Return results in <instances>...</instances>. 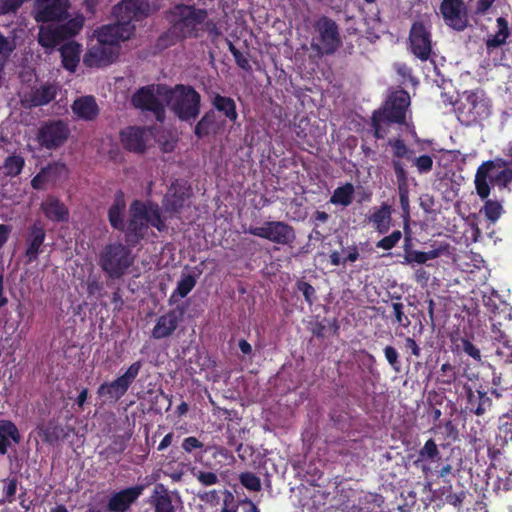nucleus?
I'll return each mask as SVG.
<instances>
[{
	"label": "nucleus",
	"mask_w": 512,
	"mask_h": 512,
	"mask_svg": "<svg viewBox=\"0 0 512 512\" xmlns=\"http://www.w3.org/2000/svg\"><path fill=\"white\" fill-rule=\"evenodd\" d=\"M497 32L489 35L486 39V45L488 48H497L503 45L509 37V28L506 19L499 17L496 20Z\"/></svg>",
	"instance_id": "nucleus-31"
},
{
	"label": "nucleus",
	"mask_w": 512,
	"mask_h": 512,
	"mask_svg": "<svg viewBox=\"0 0 512 512\" xmlns=\"http://www.w3.org/2000/svg\"><path fill=\"white\" fill-rule=\"evenodd\" d=\"M196 281L193 276L186 275L179 281L175 293L180 297H185L195 286Z\"/></svg>",
	"instance_id": "nucleus-42"
},
{
	"label": "nucleus",
	"mask_w": 512,
	"mask_h": 512,
	"mask_svg": "<svg viewBox=\"0 0 512 512\" xmlns=\"http://www.w3.org/2000/svg\"><path fill=\"white\" fill-rule=\"evenodd\" d=\"M463 350L466 354L471 356L476 360H480L481 354L478 348H476L471 342L465 340L463 341Z\"/></svg>",
	"instance_id": "nucleus-54"
},
{
	"label": "nucleus",
	"mask_w": 512,
	"mask_h": 512,
	"mask_svg": "<svg viewBox=\"0 0 512 512\" xmlns=\"http://www.w3.org/2000/svg\"><path fill=\"white\" fill-rule=\"evenodd\" d=\"M384 354L389 364L396 370H398V368L396 367V365L398 364V353L396 349L393 348L392 346H387L384 349Z\"/></svg>",
	"instance_id": "nucleus-53"
},
{
	"label": "nucleus",
	"mask_w": 512,
	"mask_h": 512,
	"mask_svg": "<svg viewBox=\"0 0 512 512\" xmlns=\"http://www.w3.org/2000/svg\"><path fill=\"white\" fill-rule=\"evenodd\" d=\"M130 222L128 226V237H143L149 225L156 227L159 231L164 229V220L160 215L157 205L134 201L130 208Z\"/></svg>",
	"instance_id": "nucleus-3"
},
{
	"label": "nucleus",
	"mask_w": 512,
	"mask_h": 512,
	"mask_svg": "<svg viewBox=\"0 0 512 512\" xmlns=\"http://www.w3.org/2000/svg\"><path fill=\"white\" fill-rule=\"evenodd\" d=\"M440 12L449 27L458 31L466 28L468 20L462 0H442Z\"/></svg>",
	"instance_id": "nucleus-16"
},
{
	"label": "nucleus",
	"mask_w": 512,
	"mask_h": 512,
	"mask_svg": "<svg viewBox=\"0 0 512 512\" xmlns=\"http://www.w3.org/2000/svg\"><path fill=\"white\" fill-rule=\"evenodd\" d=\"M494 168V163L487 161L482 163L476 171L474 183L476 192L481 199H486L490 195V184L496 180L493 173Z\"/></svg>",
	"instance_id": "nucleus-21"
},
{
	"label": "nucleus",
	"mask_w": 512,
	"mask_h": 512,
	"mask_svg": "<svg viewBox=\"0 0 512 512\" xmlns=\"http://www.w3.org/2000/svg\"><path fill=\"white\" fill-rule=\"evenodd\" d=\"M153 11L154 8L151 7L148 0H122V2L113 9V14L118 22L112 26H130L134 32L135 26L132 22L140 21L148 17Z\"/></svg>",
	"instance_id": "nucleus-9"
},
{
	"label": "nucleus",
	"mask_w": 512,
	"mask_h": 512,
	"mask_svg": "<svg viewBox=\"0 0 512 512\" xmlns=\"http://www.w3.org/2000/svg\"><path fill=\"white\" fill-rule=\"evenodd\" d=\"M410 44L412 53L420 60L425 61L431 53V38L428 28L422 22L414 23L410 31Z\"/></svg>",
	"instance_id": "nucleus-17"
},
{
	"label": "nucleus",
	"mask_w": 512,
	"mask_h": 512,
	"mask_svg": "<svg viewBox=\"0 0 512 512\" xmlns=\"http://www.w3.org/2000/svg\"><path fill=\"white\" fill-rule=\"evenodd\" d=\"M17 491V481L9 479L5 481L2 502H12Z\"/></svg>",
	"instance_id": "nucleus-46"
},
{
	"label": "nucleus",
	"mask_w": 512,
	"mask_h": 512,
	"mask_svg": "<svg viewBox=\"0 0 512 512\" xmlns=\"http://www.w3.org/2000/svg\"><path fill=\"white\" fill-rule=\"evenodd\" d=\"M207 13L190 5H176L169 13L172 33L178 38L195 37Z\"/></svg>",
	"instance_id": "nucleus-2"
},
{
	"label": "nucleus",
	"mask_w": 512,
	"mask_h": 512,
	"mask_svg": "<svg viewBox=\"0 0 512 512\" xmlns=\"http://www.w3.org/2000/svg\"><path fill=\"white\" fill-rule=\"evenodd\" d=\"M169 88L163 85H150L139 89L132 98L135 107L155 113L156 119L163 120L164 106L167 105Z\"/></svg>",
	"instance_id": "nucleus-8"
},
{
	"label": "nucleus",
	"mask_w": 512,
	"mask_h": 512,
	"mask_svg": "<svg viewBox=\"0 0 512 512\" xmlns=\"http://www.w3.org/2000/svg\"><path fill=\"white\" fill-rule=\"evenodd\" d=\"M499 430L507 440L512 441V413H506L500 417Z\"/></svg>",
	"instance_id": "nucleus-43"
},
{
	"label": "nucleus",
	"mask_w": 512,
	"mask_h": 512,
	"mask_svg": "<svg viewBox=\"0 0 512 512\" xmlns=\"http://www.w3.org/2000/svg\"><path fill=\"white\" fill-rule=\"evenodd\" d=\"M24 164L25 161L23 157L19 155H11L5 159L3 166L1 167V170L4 175L14 177L20 174L24 167Z\"/></svg>",
	"instance_id": "nucleus-37"
},
{
	"label": "nucleus",
	"mask_w": 512,
	"mask_h": 512,
	"mask_svg": "<svg viewBox=\"0 0 512 512\" xmlns=\"http://www.w3.org/2000/svg\"><path fill=\"white\" fill-rule=\"evenodd\" d=\"M190 191L185 183L172 184L164 199L165 212H178L189 197Z\"/></svg>",
	"instance_id": "nucleus-23"
},
{
	"label": "nucleus",
	"mask_w": 512,
	"mask_h": 512,
	"mask_svg": "<svg viewBox=\"0 0 512 512\" xmlns=\"http://www.w3.org/2000/svg\"><path fill=\"white\" fill-rule=\"evenodd\" d=\"M126 203L122 193L116 194L114 202L109 209V221L114 228L122 229V214L125 210Z\"/></svg>",
	"instance_id": "nucleus-33"
},
{
	"label": "nucleus",
	"mask_w": 512,
	"mask_h": 512,
	"mask_svg": "<svg viewBox=\"0 0 512 512\" xmlns=\"http://www.w3.org/2000/svg\"><path fill=\"white\" fill-rule=\"evenodd\" d=\"M140 369L141 362L138 361L131 364L125 373L119 376L117 379L112 382L103 383L100 385L98 388L99 396L108 400L117 401L127 392L128 388L139 374Z\"/></svg>",
	"instance_id": "nucleus-12"
},
{
	"label": "nucleus",
	"mask_w": 512,
	"mask_h": 512,
	"mask_svg": "<svg viewBox=\"0 0 512 512\" xmlns=\"http://www.w3.org/2000/svg\"><path fill=\"white\" fill-rule=\"evenodd\" d=\"M213 105L218 111L223 112L231 121L237 119L235 102L231 98L216 95L213 99Z\"/></svg>",
	"instance_id": "nucleus-36"
},
{
	"label": "nucleus",
	"mask_w": 512,
	"mask_h": 512,
	"mask_svg": "<svg viewBox=\"0 0 512 512\" xmlns=\"http://www.w3.org/2000/svg\"><path fill=\"white\" fill-rule=\"evenodd\" d=\"M393 166L398 181L404 183L406 181V172L403 165L399 161H394Z\"/></svg>",
	"instance_id": "nucleus-58"
},
{
	"label": "nucleus",
	"mask_w": 512,
	"mask_h": 512,
	"mask_svg": "<svg viewBox=\"0 0 512 512\" xmlns=\"http://www.w3.org/2000/svg\"><path fill=\"white\" fill-rule=\"evenodd\" d=\"M400 204L406 216L409 215V198L406 191L400 190Z\"/></svg>",
	"instance_id": "nucleus-59"
},
{
	"label": "nucleus",
	"mask_w": 512,
	"mask_h": 512,
	"mask_svg": "<svg viewBox=\"0 0 512 512\" xmlns=\"http://www.w3.org/2000/svg\"><path fill=\"white\" fill-rule=\"evenodd\" d=\"M25 0H0V15L15 12Z\"/></svg>",
	"instance_id": "nucleus-48"
},
{
	"label": "nucleus",
	"mask_w": 512,
	"mask_h": 512,
	"mask_svg": "<svg viewBox=\"0 0 512 512\" xmlns=\"http://www.w3.org/2000/svg\"><path fill=\"white\" fill-rule=\"evenodd\" d=\"M10 232L9 226L0 224V248L6 243Z\"/></svg>",
	"instance_id": "nucleus-61"
},
{
	"label": "nucleus",
	"mask_w": 512,
	"mask_h": 512,
	"mask_svg": "<svg viewBox=\"0 0 512 512\" xmlns=\"http://www.w3.org/2000/svg\"><path fill=\"white\" fill-rule=\"evenodd\" d=\"M203 444L195 437L184 439L182 447L185 451L191 452L193 449L202 448Z\"/></svg>",
	"instance_id": "nucleus-55"
},
{
	"label": "nucleus",
	"mask_w": 512,
	"mask_h": 512,
	"mask_svg": "<svg viewBox=\"0 0 512 512\" xmlns=\"http://www.w3.org/2000/svg\"><path fill=\"white\" fill-rule=\"evenodd\" d=\"M214 124V116L210 114L205 115L196 125L195 134L198 137L208 135L214 129Z\"/></svg>",
	"instance_id": "nucleus-39"
},
{
	"label": "nucleus",
	"mask_w": 512,
	"mask_h": 512,
	"mask_svg": "<svg viewBox=\"0 0 512 512\" xmlns=\"http://www.w3.org/2000/svg\"><path fill=\"white\" fill-rule=\"evenodd\" d=\"M395 69L404 78L411 79V70L405 64L397 63V64H395Z\"/></svg>",
	"instance_id": "nucleus-62"
},
{
	"label": "nucleus",
	"mask_w": 512,
	"mask_h": 512,
	"mask_svg": "<svg viewBox=\"0 0 512 512\" xmlns=\"http://www.w3.org/2000/svg\"><path fill=\"white\" fill-rule=\"evenodd\" d=\"M69 128L62 121H52L43 125L37 134L41 146L48 149L62 145L69 136Z\"/></svg>",
	"instance_id": "nucleus-15"
},
{
	"label": "nucleus",
	"mask_w": 512,
	"mask_h": 512,
	"mask_svg": "<svg viewBox=\"0 0 512 512\" xmlns=\"http://www.w3.org/2000/svg\"><path fill=\"white\" fill-rule=\"evenodd\" d=\"M60 53L64 68L70 72L75 71L80 60L81 45L74 41H68L60 48Z\"/></svg>",
	"instance_id": "nucleus-28"
},
{
	"label": "nucleus",
	"mask_w": 512,
	"mask_h": 512,
	"mask_svg": "<svg viewBox=\"0 0 512 512\" xmlns=\"http://www.w3.org/2000/svg\"><path fill=\"white\" fill-rule=\"evenodd\" d=\"M177 326V317L174 313L161 316L152 331V336L161 339L169 336Z\"/></svg>",
	"instance_id": "nucleus-30"
},
{
	"label": "nucleus",
	"mask_w": 512,
	"mask_h": 512,
	"mask_svg": "<svg viewBox=\"0 0 512 512\" xmlns=\"http://www.w3.org/2000/svg\"><path fill=\"white\" fill-rule=\"evenodd\" d=\"M478 397H479L480 403L474 412L476 415L480 416L485 413L486 406H488L490 404V399L484 393H481V392H478Z\"/></svg>",
	"instance_id": "nucleus-56"
},
{
	"label": "nucleus",
	"mask_w": 512,
	"mask_h": 512,
	"mask_svg": "<svg viewBox=\"0 0 512 512\" xmlns=\"http://www.w3.org/2000/svg\"><path fill=\"white\" fill-rule=\"evenodd\" d=\"M56 91L55 85H43L33 91L30 97L25 96L23 101L30 106L45 105L55 98Z\"/></svg>",
	"instance_id": "nucleus-29"
},
{
	"label": "nucleus",
	"mask_w": 512,
	"mask_h": 512,
	"mask_svg": "<svg viewBox=\"0 0 512 512\" xmlns=\"http://www.w3.org/2000/svg\"><path fill=\"white\" fill-rule=\"evenodd\" d=\"M44 238L45 233L43 228L35 224L30 233L29 244L26 251V254L30 260H33L37 257L40 251V247L43 244Z\"/></svg>",
	"instance_id": "nucleus-34"
},
{
	"label": "nucleus",
	"mask_w": 512,
	"mask_h": 512,
	"mask_svg": "<svg viewBox=\"0 0 512 512\" xmlns=\"http://www.w3.org/2000/svg\"><path fill=\"white\" fill-rule=\"evenodd\" d=\"M449 255V245L447 243H440L428 251L406 250L403 263L426 264L430 260Z\"/></svg>",
	"instance_id": "nucleus-20"
},
{
	"label": "nucleus",
	"mask_w": 512,
	"mask_h": 512,
	"mask_svg": "<svg viewBox=\"0 0 512 512\" xmlns=\"http://www.w3.org/2000/svg\"><path fill=\"white\" fill-rule=\"evenodd\" d=\"M297 288L303 293L305 300L309 304H312L315 299V289L309 283L304 281H299L297 283Z\"/></svg>",
	"instance_id": "nucleus-49"
},
{
	"label": "nucleus",
	"mask_w": 512,
	"mask_h": 512,
	"mask_svg": "<svg viewBox=\"0 0 512 512\" xmlns=\"http://www.w3.org/2000/svg\"><path fill=\"white\" fill-rule=\"evenodd\" d=\"M419 173H427L432 169L433 159L429 155H421L414 160Z\"/></svg>",
	"instance_id": "nucleus-47"
},
{
	"label": "nucleus",
	"mask_w": 512,
	"mask_h": 512,
	"mask_svg": "<svg viewBox=\"0 0 512 512\" xmlns=\"http://www.w3.org/2000/svg\"><path fill=\"white\" fill-rule=\"evenodd\" d=\"M230 51L233 54L235 61L239 67H241L244 70L250 68L249 61L247 60V58L231 44Z\"/></svg>",
	"instance_id": "nucleus-51"
},
{
	"label": "nucleus",
	"mask_w": 512,
	"mask_h": 512,
	"mask_svg": "<svg viewBox=\"0 0 512 512\" xmlns=\"http://www.w3.org/2000/svg\"><path fill=\"white\" fill-rule=\"evenodd\" d=\"M340 43L336 24L327 18H321L316 24L312 46L321 54H330Z\"/></svg>",
	"instance_id": "nucleus-10"
},
{
	"label": "nucleus",
	"mask_w": 512,
	"mask_h": 512,
	"mask_svg": "<svg viewBox=\"0 0 512 512\" xmlns=\"http://www.w3.org/2000/svg\"><path fill=\"white\" fill-rule=\"evenodd\" d=\"M439 456V451L435 442L430 439L428 440L423 448L420 450V459L421 460H431L434 461Z\"/></svg>",
	"instance_id": "nucleus-41"
},
{
	"label": "nucleus",
	"mask_w": 512,
	"mask_h": 512,
	"mask_svg": "<svg viewBox=\"0 0 512 512\" xmlns=\"http://www.w3.org/2000/svg\"><path fill=\"white\" fill-rule=\"evenodd\" d=\"M391 220V207L387 204L373 208L368 216L369 223L382 234L390 229Z\"/></svg>",
	"instance_id": "nucleus-26"
},
{
	"label": "nucleus",
	"mask_w": 512,
	"mask_h": 512,
	"mask_svg": "<svg viewBox=\"0 0 512 512\" xmlns=\"http://www.w3.org/2000/svg\"><path fill=\"white\" fill-rule=\"evenodd\" d=\"M494 2L495 0H477L476 12L479 14H485Z\"/></svg>",
	"instance_id": "nucleus-57"
},
{
	"label": "nucleus",
	"mask_w": 512,
	"mask_h": 512,
	"mask_svg": "<svg viewBox=\"0 0 512 512\" xmlns=\"http://www.w3.org/2000/svg\"><path fill=\"white\" fill-rule=\"evenodd\" d=\"M401 236L402 233L399 230L394 231L389 236H386L378 241L376 246L384 250H390L399 242Z\"/></svg>",
	"instance_id": "nucleus-44"
},
{
	"label": "nucleus",
	"mask_w": 512,
	"mask_h": 512,
	"mask_svg": "<svg viewBox=\"0 0 512 512\" xmlns=\"http://www.w3.org/2000/svg\"><path fill=\"white\" fill-rule=\"evenodd\" d=\"M457 114L462 123L471 124L488 117L490 114L489 102L482 92L466 91L458 101Z\"/></svg>",
	"instance_id": "nucleus-6"
},
{
	"label": "nucleus",
	"mask_w": 512,
	"mask_h": 512,
	"mask_svg": "<svg viewBox=\"0 0 512 512\" xmlns=\"http://www.w3.org/2000/svg\"><path fill=\"white\" fill-rule=\"evenodd\" d=\"M68 0H36L34 17L37 22H58L68 16Z\"/></svg>",
	"instance_id": "nucleus-14"
},
{
	"label": "nucleus",
	"mask_w": 512,
	"mask_h": 512,
	"mask_svg": "<svg viewBox=\"0 0 512 512\" xmlns=\"http://www.w3.org/2000/svg\"><path fill=\"white\" fill-rule=\"evenodd\" d=\"M132 263L130 251L120 243L107 245L100 255L102 269L113 278L122 276Z\"/></svg>",
	"instance_id": "nucleus-7"
},
{
	"label": "nucleus",
	"mask_w": 512,
	"mask_h": 512,
	"mask_svg": "<svg viewBox=\"0 0 512 512\" xmlns=\"http://www.w3.org/2000/svg\"><path fill=\"white\" fill-rule=\"evenodd\" d=\"M390 144L393 148V152L396 157L402 158L406 156L408 149L402 140L397 139L394 140L393 142H390Z\"/></svg>",
	"instance_id": "nucleus-52"
},
{
	"label": "nucleus",
	"mask_w": 512,
	"mask_h": 512,
	"mask_svg": "<svg viewBox=\"0 0 512 512\" xmlns=\"http://www.w3.org/2000/svg\"><path fill=\"white\" fill-rule=\"evenodd\" d=\"M152 138L150 129L128 127L121 131L120 139L122 145L129 151L144 152Z\"/></svg>",
	"instance_id": "nucleus-18"
},
{
	"label": "nucleus",
	"mask_w": 512,
	"mask_h": 512,
	"mask_svg": "<svg viewBox=\"0 0 512 512\" xmlns=\"http://www.w3.org/2000/svg\"><path fill=\"white\" fill-rule=\"evenodd\" d=\"M199 102V94L191 87L178 85L174 89H169L167 106L182 120H190L197 117Z\"/></svg>",
	"instance_id": "nucleus-4"
},
{
	"label": "nucleus",
	"mask_w": 512,
	"mask_h": 512,
	"mask_svg": "<svg viewBox=\"0 0 512 512\" xmlns=\"http://www.w3.org/2000/svg\"><path fill=\"white\" fill-rule=\"evenodd\" d=\"M15 47L14 38L4 37L0 34V63L4 64Z\"/></svg>",
	"instance_id": "nucleus-40"
},
{
	"label": "nucleus",
	"mask_w": 512,
	"mask_h": 512,
	"mask_svg": "<svg viewBox=\"0 0 512 512\" xmlns=\"http://www.w3.org/2000/svg\"><path fill=\"white\" fill-rule=\"evenodd\" d=\"M67 173L63 164L54 163L43 168L31 181L34 189L42 190L54 185Z\"/></svg>",
	"instance_id": "nucleus-19"
},
{
	"label": "nucleus",
	"mask_w": 512,
	"mask_h": 512,
	"mask_svg": "<svg viewBox=\"0 0 512 512\" xmlns=\"http://www.w3.org/2000/svg\"><path fill=\"white\" fill-rule=\"evenodd\" d=\"M133 36L130 26H103L96 30L89 40L88 49L83 62L88 67L100 68L115 61L119 55L122 42Z\"/></svg>",
	"instance_id": "nucleus-1"
},
{
	"label": "nucleus",
	"mask_w": 512,
	"mask_h": 512,
	"mask_svg": "<svg viewBox=\"0 0 512 512\" xmlns=\"http://www.w3.org/2000/svg\"><path fill=\"white\" fill-rule=\"evenodd\" d=\"M173 439V435L171 433H168L164 436V438L161 440L158 446V450L162 451L165 450L168 446L171 445Z\"/></svg>",
	"instance_id": "nucleus-63"
},
{
	"label": "nucleus",
	"mask_w": 512,
	"mask_h": 512,
	"mask_svg": "<svg viewBox=\"0 0 512 512\" xmlns=\"http://www.w3.org/2000/svg\"><path fill=\"white\" fill-rule=\"evenodd\" d=\"M156 512H173L171 503L166 499L159 500L156 505Z\"/></svg>",
	"instance_id": "nucleus-60"
},
{
	"label": "nucleus",
	"mask_w": 512,
	"mask_h": 512,
	"mask_svg": "<svg viewBox=\"0 0 512 512\" xmlns=\"http://www.w3.org/2000/svg\"><path fill=\"white\" fill-rule=\"evenodd\" d=\"M406 346L411 349L412 353L415 355V356H419L420 354V348L418 347L417 343L415 342L414 339L412 338H407L406 339Z\"/></svg>",
	"instance_id": "nucleus-64"
},
{
	"label": "nucleus",
	"mask_w": 512,
	"mask_h": 512,
	"mask_svg": "<svg viewBox=\"0 0 512 512\" xmlns=\"http://www.w3.org/2000/svg\"><path fill=\"white\" fill-rule=\"evenodd\" d=\"M143 486H135L115 493L109 500L108 508L114 512H125L142 494Z\"/></svg>",
	"instance_id": "nucleus-22"
},
{
	"label": "nucleus",
	"mask_w": 512,
	"mask_h": 512,
	"mask_svg": "<svg viewBox=\"0 0 512 512\" xmlns=\"http://www.w3.org/2000/svg\"><path fill=\"white\" fill-rule=\"evenodd\" d=\"M41 210L49 220L54 222H64L69 218V212L65 204L51 195L43 200Z\"/></svg>",
	"instance_id": "nucleus-24"
},
{
	"label": "nucleus",
	"mask_w": 512,
	"mask_h": 512,
	"mask_svg": "<svg viewBox=\"0 0 512 512\" xmlns=\"http://www.w3.org/2000/svg\"><path fill=\"white\" fill-rule=\"evenodd\" d=\"M197 479L205 486L214 485L218 481L217 475L210 471H200L197 474Z\"/></svg>",
	"instance_id": "nucleus-50"
},
{
	"label": "nucleus",
	"mask_w": 512,
	"mask_h": 512,
	"mask_svg": "<svg viewBox=\"0 0 512 512\" xmlns=\"http://www.w3.org/2000/svg\"><path fill=\"white\" fill-rule=\"evenodd\" d=\"M240 480L242 485L251 491H258L261 487L259 478L252 473L242 474Z\"/></svg>",
	"instance_id": "nucleus-45"
},
{
	"label": "nucleus",
	"mask_w": 512,
	"mask_h": 512,
	"mask_svg": "<svg viewBox=\"0 0 512 512\" xmlns=\"http://www.w3.org/2000/svg\"><path fill=\"white\" fill-rule=\"evenodd\" d=\"M410 105V96L404 90L393 92L386 101L382 111L375 112L373 115V125L377 137L380 135V122L386 119L389 122L404 123L406 114Z\"/></svg>",
	"instance_id": "nucleus-5"
},
{
	"label": "nucleus",
	"mask_w": 512,
	"mask_h": 512,
	"mask_svg": "<svg viewBox=\"0 0 512 512\" xmlns=\"http://www.w3.org/2000/svg\"><path fill=\"white\" fill-rule=\"evenodd\" d=\"M73 113L77 118L91 121L99 113L98 105L92 96H83L76 99L72 105Z\"/></svg>",
	"instance_id": "nucleus-25"
},
{
	"label": "nucleus",
	"mask_w": 512,
	"mask_h": 512,
	"mask_svg": "<svg viewBox=\"0 0 512 512\" xmlns=\"http://www.w3.org/2000/svg\"><path fill=\"white\" fill-rule=\"evenodd\" d=\"M492 334L495 341L502 346L497 347V354L507 363H512V343L507 336L495 325H492Z\"/></svg>",
	"instance_id": "nucleus-32"
},
{
	"label": "nucleus",
	"mask_w": 512,
	"mask_h": 512,
	"mask_svg": "<svg viewBox=\"0 0 512 512\" xmlns=\"http://www.w3.org/2000/svg\"><path fill=\"white\" fill-rule=\"evenodd\" d=\"M83 26L82 18L70 20L66 27H59L54 22L48 25H42L39 31V44L46 48H53L66 35L78 33Z\"/></svg>",
	"instance_id": "nucleus-13"
},
{
	"label": "nucleus",
	"mask_w": 512,
	"mask_h": 512,
	"mask_svg": "<svg viewBox=\"0 0 512 512\" xmlns=\"http://www.w3.org/2000/svg\"><path fill=\"white\" fill-rule=\"evenodd\" d=\"M502 210V205L499 202L493 200L486 201L482 209L486 218L492 223H495L500 218Z\"/></svg>",
	"instance_id": "nucleus-38"
},
{
	"label": "nucleus",
	"mask_w": 512,
	"mask_h": 512,
	"mask_svg": "<svg viewBox=\"0 0 512 512\" xmlns=\"http://www.w3.org/2000/svg\"><path fill=\"white\" fill-rule=\"evenodd\" d=\"M354 186L351 183H346L335 189L330 198V202L334 205L348 206L352 203L354 197Z\"/></svg>",
	"instance_id": "nucleus-35"
},
{
	"label": "nucleus",
	"mask_w": 512,
	"mask_h": 512,
	"mask_svg": "<svg viewBox=\"0 0 512 512\" xmlns=\"http://www.w3.org/2000/svg\"><path fill=\"white\" fill-rule=\"evenodd\" d=\"M248 233L281 245H289L295 239L293 228L282 221L264 222L260 226L250 227Z\"/></svg>",
	"instance_id": "nucleus-11"
},
{
	"label": "nucleus",
	"mask_w": 512,
	"mask_h": 512,
	"mask_svg": "<svg viewBox=\"0 0 512 512\" xmlns=\"http://www.w3.org/2000/svg\"><path fill=\"white\" fill-rule=\"evenodd\" d=\"M19 431L14 423L9 420H0V454H5L8 447L20 441Z\"/></svg>",
	"instance_id": "nucleus-27"
}]
</instances>
